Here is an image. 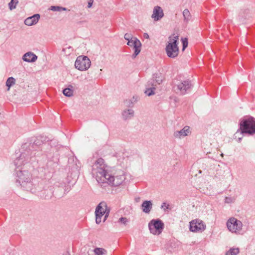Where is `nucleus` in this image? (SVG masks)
Segmentation results:
<instances>
[{
  "mask_svg": "<svg viewBox=\"0 0 255 255\" xmlns=\"http://www.w3.org/2000/svg\"><path fill=\"white\" fill-rule=\"evenodd\" d=\"M134 37H133L132 35H131L130 34H129V33H126L125 34V36H124V38L125 39L128 41H129V40H130L131 39H132V38H134Z\"/></svg>",
  "mask_w": 255,
  "mask_h": 255,
  "instance_id": "32",
  "label": "nucleus"
},
{
  "mask_svg": "<svg viewBox=\"0 0 255 255\" xmlns=\"http://www.w3.org/2000/svg\"><path fill=\"white\" fill-rule=\"evenodd\" d=\"M164 16L163 9L159 6H155L153 9V12L151 15V18L154 21H158Z\"/></svg>",
  "mask_w": 255,
  "mask_h": 255,
  "instance_id": "14",
  "label": "nucleus"
},
{
  "mask_svg": "<svg viewBox=\"0 0 255 255\" xmlns=\"http://www.w3.org/2000/svg\"><path fill=\"white\" fill-rule=\"evenodd\" d=\"M152 208V203L151 201H144L141 204L142 210L144 213L146 214H149Z\"/></svg>",
  "mask_w": 255,
  "mask_h": 255,
  "instance_id": "17",
  "label": "nucleus"
},
{
  "mask_svg": "<svg viewBox=\"0 0 255 255\" xmlns=\"http://www.w3.org/2000/svg\"><path fill=\"white\" fill-rule=\"evenodd\" d=\"M205 229V224L200 219H195L190 222V230L192 232H202Z\"/></svg>",
  "mask_w": 255,
  "mask_h": 255,
  "instance_id": "10",
  "label": "nucleus"
},
{
  "mask_svg": "<svg viewBox=\"0 0 255 255\" xmlns=\"http://www.w3.org/2000/svg\"><path fill=\"white\" fill-rule=\"evenodd\" d=\"M127 45L130 47H133L134 50L133 55L134 57L137 56L141 50V43L140 41L135 37L127 42Z\"/></svg>",
  "mask_w": 255,
  "mask_h": 255,
  "instance_id": "12",
  "label": "nucleus"
},
{
  "mask_svg": "<svg viewBox=\"0 0 255 255\" xmlns=\"http://www.w3.org/2000/svg\"><path fill=\"white\" fill-rule=\"evenodd\" d=\"M239 253V249L238 248H231L229 251H228L226 255H237Z\"/></svg>",
  "mask_w": 255,
  "mask_h": 255,
  "instance_id": "24",
  "label": "nucleus"
},
{
  "mask_svg": "<svg viewBox=\"0 0 255 255\" xmlns=\"http://www.w3.org/2000/svg\"><path fill=\"white\" fill-rule=\"evenodd\" d=\"M94 253L95 255H105L107 254V252L103 248H96L94 250Z\"/></svg>",
  "mask_w": 255,
  "mask_h": 255,
  "instance_id": "22",
  "label": "nucleus"
},
{
  "mask_svg": "<svg viewBox=\"0 0 255 255\" xmlns=\"http://www.w3.org/2000/svg\"><path fill=\"white\" fill-rule=\"evenodd\" d=\"M22 59L25 62L33 63L37 59V56L32 52H27L22 56Z\"/></svg>",
  "mask_w": 255,
  "mask_h": 255,
  "instance_id": "16",
  "label": "nucleus"
},
{
  "mask_svg": "<svg viewBox=\"0 0 255 255\" xmlns=\"http://www.w3.org/2000/svg\"><path fill=\"white\" fill-rule=\"evenodd\" d=\"M75 64H91V61L87 56L80 55L77 58Z\"/></svg>",
  "mask_w": 255,
  "mask_h": 255,
  "instance_id": "19",
  "label": "nucleus"
},
{
  "mask_svg": "<svg viewBox=\"0 0 255 255\" xmlns=\"http://www.w3.org/2000/svg\"><path fill=\"white\" fill-rule=\"evenodd\" d=\"M235 198L232 197H226L225 199V202L226 203H232L235 201Z\"/></svg>",
  "mask_w": 255,
  "mask_h": 255,
  "instance_id": "30",
  "label": "nucleus"
},
{
  "mask_svg": "<svg viewBox=\"0 0 255 255\" xmlns=\"http://www.w3.org/2000/svg\"><path fill=\"white\" fill-rule=\"evenodd\" d=\"M63 94L67 97H71L73 94V91L71 89V88L68 87L64 89L63 90Z\"/></svg>",
  "mask_w": 255,
  "mask_h": 255,
  "instance_id": "25",
  "label": "nucleus"
},
{
  "mask_svg": "<svg viewBox=\"0 0 255 255\" xmlns=\"http://www.w3.org/2000/svg\"><path fill=\"white\" fill-rule=\"evenodd\" d=\"M178 40L179 36L175 34L169 37L165 48L167 55L169 57L173 58L178 56L179 54Z\"/></svg>",
  "mask_w": 255,
  "mask_h": 255,
  "instance_id": "3",
  "label": "nucleus"
},
{
  "mask_svg": "<svg viewBox=\"0 0 255 255\" xmlns=\"http://www.w3.org/2000/svg\"><path fill=\"white\" fill-rule=\"evenodd\" d=\"M17 181L26 190L31 191L33 185L31 182V174L27 171H19L17 173Z\"/></svg>",
  "mask_w": 255,
  "mask_h": 255,
  "instance_id": "5",
  "label": "nucleus"
},
{
  "mask_svg": "<svg viewBox=\"0 0 255 255\" xmlns=\"http://www.w3.org/2000/svg\"><path fill=\"white\" fill-rule=\"evenodd\" d=\"M191 133L190 128L186 126L180 130H176L173 133V136L175 138L182 139L184 137L188 136Z\"/></svg>",
  "mask_w": 255,
  "mask_h": 255,
  "instance_id": "13",
  "label": "nucleus"
},
{
  "mask_svg": "<svg viewBox=\"0 0 255 255\" xmlns=\"http://www.w3.org/2000/svg\"><path fill=\"white\" fill-rule=\"evenodd\" d=\"M93 3V0H89V1H88V7L90 8L92 5Z\"/></svg>",
  "mask_w": 255,
  "mask_h": 255,
  "instance_id": "34",
  "label": "nucleus"
},
{
  "mask_svg": "<svg viewBox=\"0 0 255 255\" xmlns=\"http://www.w3.org/2000/svg\"><path fill=\"white\" fill-rule=\"evenodd\" d=\"M173 84L177 86V90H179L181 94H185L186 92L191 88V82L189 80H184L178 82V80H175Z\"/></svg>",
  "mask_w": 255,
  "mask_h": 255,
  "instance_id": "11",
  "label": "nucleus"
},
{
  "mask_svg": "<svg viewBox=\"0 0 255 255\" xmlns=\"http://www.w3.org/2000/svg\"><path fill=\"white\" fill-rule=\"evenodd\" d=\"M163 79L164 76L162 73L160 72L154 73L152 79L148 81L146 85L145 94L148 96L154 95L157 86L161 84Z\"/></svg>",
  "mask_w": 255,
  "mask_h": 255,
  "instance_id": "4",
  "label": "nucleus"
},
{
  "mask_svg": "<svg viewBox=\"0 0 255 255\" xmlns=\"http://www.w3.org/2000/svg\"><path fill=\"white\" fill-rule=\"evenodd\" d=\"M15 83V80L14 78L11 77H9L6 82V86L8 87L7 91H9L10 88L14 85Z\"/></svg>",
  "mask_w": 255,
  "mask_h": 255,
  "instance_id": "23",
  "label": "nucleus"
},
{
  "mask_svg": "<svg viewBox=\"0 0 255 255\" xmlns=\"http://www.w3.org/2000/svg\"><path fill=\"white\" fill-rule=\"evenodd\" d=\"M134 116V111L132 109H126L122 113L123 119L125 120H129Z\"/></svg>",
  "mask_w": 255,
  "mask_h": 255,
  "instance_id": "18",
  "label": "nucleus"
},
{
  "mask_svg": "<svg viewBox=\"0 0 255 255\" xmlns=\"http://www.w3.org/2000/svg\"><path fill=\"white\" fill-rule=\"evenodd\" d=\"M148 228L151 234L158 235L162 232L164 224L159 219H153L148 223Z\"/></svg>",
  "mask_w": 255,
  "mask_h": 255,
  "instance_id": "9",
  "label": "nucleus"
},
{
  "mask_svg": "<svg viewBox=\"0 0 255 255\" xmlns=\"http://www.w3.org/2000/svg\"><path fill=\"white\" fill-rule=\"evenodd\" d=\"M227 226L231 232L238 234L242 229L243 224L241 221L234 217H232L228 220Z\"/></svg>",
  "mask_w": 255,
  "mask_h": 255,
  "instance_id": "8",
  "label": "nucleus"
},
{
  "mask_svg": "<svg viewBox=\"0 0 255 255\" xmlns=\"http://www.w3.org/2000/svg\"><path fill=\"white\" fill-rule=\"evenodd\" d=\"M129 222V219L126 217H121L119 220L118 223L126 226Z\"/></svg>",
  "mask_w": 255,
  "mask_h": 255,
  "instance_id": "29",
  "label": "nucleus"
},
{
  "mask_svg": "<svg viewBox=\"0 0 255 255\" xmlns=\"http://www.w3.org/2000/svg\"><path fill=\"white\" fill-rule=\"evenodd\" d=\"M18 2V0H10L8 3V7L10 10H13L15 9Z\"/></svg>",
  "mask_w": 255,
  "mask_h": 255,
  "instance_id": "26",
  "label": "nucleus"
},
{
  "mask_svg": "<svg viewBox=\"0 0 255 255\" xmlns=\"http://www.w3.org/2000/svg\"><path fill=\"white\" fill-rule=\"evenodd\" d=\"M73 50L74 49L72 46L66 45L63 48L61 54L64 56H68L73 52Z\"/></svg>",
  "mask_w": 255,
  "mask_h": 255,
  "instance_id": "21",
  "label": "nucleus"
},
{
  "mask_svg": "<svg viewBox=\"0 0 255 255\" xmlns=\"http://www.w3.org/2000/svg\"><path fill=\"white\" fill-rule=\"evenodd\" d=\"M221 156L222 157H223V156H224V154H223V153H221Z\"/></svg>",
  "mask_w": 255,
  "mask_h": 255,
  "instance_id": "36",
  "label": "nucleus"
},
{
  "mask_svg": "<svg viewBox=\"0 0 255 255\" xmlns=\"http://www.w3.org/2000/svg\"><path fill=\"white\" fill-rule=\"evenodd\" d=\"M184 18V22L186 24L188 23L192 19V15L190 11L188 9H185L182 12Z\"/></svg>",
  "mask_w": 255,
  "mask_h": 255,
  "instance_id": "20",
  "label": "nucleus"
},
{
  "mask_svg": "<svg viewBox=\"0 0 255 255\" xmlns=\"http://www.w3.org/2000/svg\"><path fill=\"white\" fill-rule=\"evenodd\" d=\"M182 42L183 44V50H184L188 46V40L186 38H182Z\"/></svg>",
  "mask_w": 255,
  "mask_h": 255,
  "instance_id": "31",
  "label": "nucleus"
},
{
  "mask_svg": "<svg viewBox=\"0 0 255 255\" xmlns=\"http://www.w3.org/2000/svg\"><path fill=\"white\" fill-rule=\"evenodd\" d=\"M169 207V205H167L166 206V204L165 203H163L161 205V208L163 209L164 210H165V208L168 209Z\"/></svg>",
  "mask_w": 255,
  "mask_h": 255,
  "instance_id": "33",
  "label": "nucleus"
},
{
  "mask_svg": "<svg viewBox=\"0 0 255 255\" xmlns=\"http://www.w3.org/2000/svg\"><path fill=\"white\" fill-rule=\"evenodd\" d=\"M50 9L53 11H61V10H66V8L59 6H51Z\"/></svg>",
  "mask_w": 255,
  "mask_h": 255,
  "instance_id": "28",
  "label": "nucleus"
},
{
  "mask_svg": "<svg viewBox=\"0 0 255 255\" xmlns=\"http://www.w3.org/2000/svg\"><path fill=\"white\" fill-rule=\"evenodd\" d=\"M143 36H144V38H149V35H148V34H147V33H144V34H143Z\"/></svg>",
  "mask_w": 255,
  "mask_h": 255,
  "instance_id": "35",
  "label": "nucleus"
},
{
  "mask_svg": "<svg viewBox=\"0 0 255 255\" xmlns=\"http://www.w3.org/2000/svg\"><path fill=\"white\" fill-rule=\"evenodd\" d=\"M90 65H74L75 68L80 71L88 70L90 68Z\"/></svg>",
  "mask_w": 255,
  "mask_h": 255,
  "instance_id": "27",
  "label": "nucleus"
},
{
  "mask_svg": "<svg viewBox=\"0 0 255 255\" xmlns=\"http://www.w3.org/2000/svg\"><path fill=\"white\" fill-rule=\"evenodd\" d=\"M106 179L104 183H107L110 185L115 186H118L124 182L126 178L123 171L120 172L119 175L116 176H112L108 173L106 175Z\"/></svg>",
  "mask_w": 255,
  "mask_h": 255,
  "instance_id": "7",
  "label": "nucleus"
},
{
  "mask_svg": "<svg viewBox=\"0 0 255 255\" xmlns=\"http://www.w3.org/2000/svg\"><path fill=\"white\" fill-rule=\"evenodd\" d=\"M40 17L39 14H34L26 18L24 20V24L29 26L35 25L38 22Z\"/></svg>",
  "mask_w": 255,
  "mask_h": 255,
  "instance_id": "15",
  "label": "nucleus"
},
{
  "mask_svg": "<svg viewBox=\"0 0 255 255\" xmlns=\"http://www.w3.org/2000/svg\"><path fill=\"white\" fill-rule=\"evenodd\" d=\"M106 167L104 159L101 158L98 159L92 166V174L99 183H104L109 173L106 172Z\"/></svg>",
  "mask_w": 255,
  "mask_h": 255,
  "instance_id": "2",
  "label": "nucleus"
},
{
  "mask_svg": "<svg viewBox=\"0 0 255 255\" xmlns=\"http://www.w3.org/2000/svg\"><path fill=\"white\" fill-rule=\"evenodd\" d=\"M110 210L107 209V205L106 202H102L97 206L95 210L96 223L100 224L102 221V217L105 215L103 221L105 222L108 217Z\"/></svg>",
  "mask_w": 255,
  "mask_h": 255,
  "instance_id": "6",
  "label": "nucleus"
},
{
  "mask_svg": "<svg viewBox=\"0 0 255 255\" xmlns=\"http://www.w3.org/2000/svg\"><path fill=\"white\" fill-rule=\"evenodd\" d=\"M240 129L234 134L235 139L240 142L243 138V134L247 133L253 135L255 133V119L249 117L242 120L240 123Z\"/></svg>",
  "mask_w": 255,
  "mask_h": 255,
  "instance_id": "1",
  "label": "nucleus"
}]
</instances>
